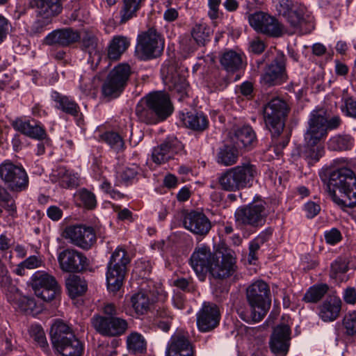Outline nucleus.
<instances>
[{"instance_id": "nucleus-1", "label": "nucleus", "mask_w": 356, "mask_h": 356, "mask_svg": "<svg viewBox=\"0 0 356 356\" xmlns=\"http://www.w3.org/2000/svg\"><path fill=\"white\" fill-rule=\"evenodd\" d=\"M327 191L332 200L341 207L356 206V175L348 168L330 170L327 181Z\"/></svg>"}, {"instance_id": "nucleus-2", "label": "nucleus", "mask_w": 356, "mask_h": 356, "mask_svg": "<svg viewBox=\"0 0 356 356\" xmlns=\"http://www.w3.org/2000/svg\"><path fill=\"white\" fill-rule=\"evenodd\" d=\"M248 308L245 311L238 310V314L244 321L259 322L266 315L271 304L270 287L266 282L259 280L251 284L246 289Z\"/></svg>"}, {"instance_id": "nucleus-3", "label": "nucleus", "mask_w": 356, "mask_h": 356, "mask_svg": "<svg viewBox=\"0 0 356 356\" xmlns=\"http://www.w3.org/2000/svg\"><path fill=\"white\" fill-rule=\"evenodd\" d=\"M257 175L256 166L243 163L226 170L218 177L221 188L226 191L235 192L252 186Z\"/></svg>"}, {"instance_id": "nucleus-4", "label": "nucleus", "mask_w": 356, "mask_h": 356, "mask_svg": "<svg viewBox=\"0 0 356 356\" xmlns=\"http://www.w3.org/2000/svg\"><path fill=\"white\" fill-rule=\"evenodd\" d=\"M164 42L154 29H149L138 35L135 55L140 60H149L161 56Z\"/></svg>"}, {"instance_id": "nucleus-5", "label": "nucleus", "mask_w": 356, "mask_h": 356, "mask_svg": "<svg viewBox=\"0 0 356 356\" xmlns=\"http://www.w3.org/2000/svg\"><path fill=\"white\" fill-rule=\"evenodd\" d=\"M0 180L12 192H21L29 186V176L20 164L6 160L0 164Z\"/></svg>"}, {"instance_id": "nucleus-6", "label": "nucleus", "mask_w": 356, "mask_h": 356, "mask_svg": "<svg viewBox=\"0 0 356 356\" xmlns=\"http://www.w3.org/2000/svg\"><path fill=\"white\" fill-rule=\"evenodd\" d=\"M265 203L254 201L248 205L238 207L234 213L235 222L240 227H258L263 226L266 220Z\"/></svg>"}, {"instance_id": "nucleus-7", "label": "nucleus", "mask_w": 356, "mask_h": 356, "mask_svg": "<svg viewBox=\"0 0 356 356\" xmlns=\"http://www.w3.org/2000/svg\"><path fill=\"white\" fill-rule=\"evenodd\" d=\"M289 111L286 102L280 98H274L264 106L265 123L273 136H279L282 132Z\"/></svg>"}, {"instance_id": "nucleus-8", "label": "nucleus", "mask_w": 356, "mask_h": 356, "mask_svg": "<svg viewBox=\"0 0 356 356\" xmlns=\"http://www.w3.org/2000/svg\"><path fill=\"white\" fill-rule=\"evenodd\" d=\"M131 74L129 65L120 63L115 66L110 71L102 86L104 95L112 98L118 97L127 86Z\"/></svg>"}, {"instance_id": "nucleus-9", "label": "nucleus", "mask_w": 356, "mask_h": 356, "mask_svg": "<svg viewBox=\"0 0 356 356\" xmlns=\"http://www.w3.org/2000/svg\"><path fill=\"white\" fill-rule=\"evenodd\" d=\"M250 25L258 33L272 38L282 37L286 33L285 26L269 14L259 11L248 17Z\"/></svg>"}, {"instance_id": "nucleus-10", "label": "nucleus", "mask_w": 356, "mask_h": 356, "mask_svg": "<svg viewBox=\"0 0 356 356\" xmlns=\"http://www.w3.org/2000/svg\"><path fill=\"white\" fill-rule=\"evenodd\" d=\"M220 259L215 255L209 273L214 279L225 280L235 275L238 267L234 252L227 248H222L219 252Z\"/></svg>"}, {"instance_id": "nucleus-11", "label": "nucleus", "mask_w": 356, "mask_h": 356, "mask_svg": "<svg viewBox=\"0 0 356 356\" xmlns=\"http://www.w3.org/2000/svg\"><path fill=\"white\" fill-rule=\"evenodd\" d=\"M30 284L35 296L44 301L53 300L60 291L55 277L44 271L34 273Z\"/></svg>"}, {"instance_id": "nucleus-12", "label": "nucleus", "mask_w": 356, "mask_h": 356, "mask_svg": "<svg viewBox=\"0 0 356 356\" xmlns=\"http://www.w3.org/2000/svg\"><path fill=\"white\" fill-rule=\"evenodd\" d=\"M63 236L69 242L82 250H90L96 243L97 237L94 229L83 225L67 227Z\"/></svg>"}, {"instance_id": "nucleus-13", "label": "nucleus", "mask_w": 356, "mask_h": 356, "mask_svg": "<svg viewBox=\"0 0 356 356\" xmlns=\"http://www.w3.org/2000/svg\"><path fill=\"white\" fill-rule=\"evenodd\" d=\"M57 259L60 270L65 273H79L88 266V259L84 254L72 248L60 252Z\"/></svg>"}, {"instance_id": "nucleus-14", "label": "nucleus", "mask_w": 356, "mask_h": 356, "mask_svg": "<svg viewBox=\"0 0 356 356\" xmlns=\"http://www.w3.org/2000/svg\"><path fill=\"white\" fill-rule=\"evenodd\" d=\"M94 329L104 336L115 337L122 334L127 329V322L117 316L95 315L92 317Z\"/></svg>"}, {"instance_id": "nucleus-15", "label": "nucleus", "mask_w": 356, "mask_h": 356, "mask_svg": "<svg viewBox=\"0 0 356 356\" xmlns=\"http://www.w3.org/2000/svg\"><path fill=\"white\" fill-rule=\"evenodd\" d=\"M286 58L282 52H277L276 56L268 65L261 77V82L270 86L280 84L286 80Z\"/></svg>"}, {"instance_id": "nucleus-16", "label": "nucleus", "mask_w": 356, "mask_h": 356, "mask_svg": "<svg viewBox=\"0 0 356 356\" xmlns=\"http://www.w3.org/2000/svg\"><path fill=\"white\" fill-rule=\"evenodd\" d=\"M215 254L209 247H197L190 258V264L200 281H204L213 261Z\"/></svg>"}, {"instance_id": "nucleus-17", "label": "nucleus", "mask_w": 356, "mask_h": 356, "mask_svg": "<svg viewBox=\"0 0 356 356\" xmlns=\"http://www.w3.org/2000/svg\"><path fill=\"white\" fill-rule=\"evenodd\" d=\"M184 227L199 236H205L212 227L211 222L202 212L191 211L186 212L182 220Z\"/></svg>"}, {"instance_id": "nucleus-18", "label": "nucleus", "mask_w": 356, "mask_h": 356, "mask_svg": "<svg viewBox=\"0 0 356 356\" xmlns=\"http://www.w3.org/2000/svg\"><path fill=\"white\" fill-rule=\"evenodd\" d=\"M291 341V329L288 325H277L271 334L269 346L275 356H286L289 352Z\"/></svg>"}, {"instance_id": "nucleus-19", "label": "nucleus", "mask_w": 356, "mask_h": 356, "mask_svg": "<svg viewBox=\"0 0 356 356\" xmlns=\"http://www.w3.org/2000/svg\"><path fill=\"white\" fill-rule=\"evenodd\" d=\"M325 117L323 111H313L308 120V128L305 134V143H318L327 135Z\"/></svg>"}, {"instance_id": "nucleus-20", "label": "nucleus", "mask_w": 356, "mask_h": 356, "mask_svg": "<svg viewBox=\"0 0 356 356\" xmlns=\"http://www.w3.org/2000/svg\"><path fill=\"white\" fill-rule=\"evenodd\" d=\"M220 321V311L216 305L204 302L197 314V325L200 332H207L218 326Z\"/></svg>"}, {"instance_id": "nucleus-21", "label": "nucleus", "mask_w": 356, "mask_h": 356, "mask_svg": "<svg viewBox=\"0 0 356 356\" xmlns=\"http://www.w3.org/2000/svg\"><path fill=\"white\" fill-rule=\"evenodd\" d=\"M155 112L158 113L161 120L168 118L173 111L169 95L163 91H155L147 95L143 99Z\"/></svg>"}, {"instance_id": "nucleus-22", "label": "nucleus", "mask_w": 356, "mask_h": 356, "mask_svg": "<svg viewBox=\"0 0 356 356\" xmlns=\"http://www.w3.org/2000/svg\"><path fill=\"white\" fill-rule=\"evenodd\" d=\"M183 149V145L177 138L168 139L154 147L152 152V161L159 165L165 163L174 158Z\"/></svg>"}, {"instance_id": "nucleus-23", "label": "nucleus", "mask_w": 356, "mask_h": 356, "mask_svg": "<svg viewBox=\"0 0 356 356\" xmlns=\"http://www.w3.org/2000/svg\"><path fill=\"white\" fill-rule=\"evenodd\" d=\"M193 347L187 334L183 332H177L171 337L165 356H193Z\"/></svg>"}, {"instance_id": "nucleus-24", "label": "nucleus", "mask_w": 356, "mask_h": 356, "mask_svg": "<svg viewBox=\"0 0 356 356\" xmlns=\"http://www.w3.org/2000/svg\"><path fill=\"white\" fill-rule=\"evenodd\" d=\"M81 35L77 31L71 28L56 29L49 33L44 39L43 43L47 45H58L67 47L77 42Z\"/></svg>"}, {"instance_id": "nucleus-25", "label": "nucleus", "mask_w": 356, "mask_h": 356, "mask_svg": "<svg viewBox=\"0 0 356 356\" xmlns=\"http://www.w3.org/2000/svg\"><path fill=\"white\" fill-rule=\"evenodd\" d=\"M163 79L171 90L183 93L188 87L185 76L181 75L173 63H165L161 70Z\"/></svg>"}, {"instance_id": "nucleus-26", "label": "nucleus", "mask_w": 356, "mask_h": 356, "mask_svg": "<svg viewBox=\"0 0 356 356\" xmlns=\"http://www.w3.org/2000/svg\"><path fill=\"white\" fill-rule=\"evenodd\" d=\"M50 336L52 346L55 349L73 338L75 334L66 323L56 321L51 327Z\"/></svg>"}, {"instance_id": "nucleus-27", "label": "nucleus", "mask_w": 356, "mask_h": 356, "mask_svg": "<svg viewBox=\"0 0 356 356\" xmlns=\"http://www.w3.org/2000/svg\"><path fill=\"white\" fill-rule=\"evenodd\" d=\"M232 140L239 149H250L257 143L256 134L250 126L246 125L236 129Z\"/></svg>"}, {"instance_id": "nucleus-28", "label": "nucleus", "mask_w": 356, "mask_h": 356, "mask_svg": "<svg viewBox=\"0 0 356 356\" xmlns=\"http://www.w3.org/2000/svg\"><path fill=\"white\" fill-rule=\"evenodd\" d=\"M220 63L228 73H236L243 69V55L234 50H227L221 54Z\"/></svg>"}, {"instance_id": "nucleus-29", "label": "nucleus", "mask_w": 356, "mask_h": 356, "mask_svg": "<svg viewBox=\"0 0 356 356\" xmlns=\"http://www.w3.org/2000/svg\"><path fill=\"white\" fill-rule=\"evenodd\" d=\"M52 100L56 103V108L63 113L75 118L81 115L79 104L72 98L63 95L56 91L51 95Z\"/></svg>"}, {"instance_id": "nucleus-30", "label": "nucleus", "mask_w": 356, "mask_h": 356, "mask_svg": "<svg viewBox=\"0 0 356 356\" xmlns=\"http://www.w3.org/2000/svg\"><path fill=\"white\" fill-rule=\"evenodd\" d=\"M33 2L37 9L38 17L47 20H51L62 10L60 0H33Z\"/></svg>"}, {"instance_id": "nucleus-31", "label": "nucleus", "mask_w": 356, "mask_h": 356, "mask_svg": "<svg viewBox=\"0 0 356 356\" xmlns=\"http://www.w3.org/2000/svg\"><path fill=\"white\" fill-rule=\"evenodd\" d=\"M341 308V299L336 296L330 297L321 305L319 316L323 321H333L339 316Z\"/></svg>"}, {"instance_id": "nucleus-32", "label": "nucleus", "mask_w": 356, "mask_h": 356, "mask_svg": "<svg viewBox=\"0 0 356 356\" xmlns=\"http://www.w3.org/2000/svg\"><path fill=\"white\" fill-rule=\"evenodd\" d=\"M51 181L58 183L63 188H74L79 184V178L63 167L54 170L51 176Z\"/></svg>"}, {"instance_id": "nucleus-33", "label": "nucleus", "mask_w": 356, "mask_h": 356, "mask_svg": "<svg viewBox=\"0 0 356 356\" xmlns=\"http://www.w3.org/2000/svg\"><path fill=\"white\" fill-rule=\"evenodd\" d=\"M127 270L108 264L106 271L108 289L113 292L118 291L122 285Z\"/></svg>"}, {"instance_id": "nucleus-34", "label": "nucleus", "mask_w": 356, "mask_h": 356, "mask_svg": "<svg viewBox=\"0 0 356 356\" xmlns=\"http://www.w3.org/2000/svg\"><path fill=\"white\" fill-rule=\"evenodd\" d=\"M79 40H81V49L89 55V60L92 62L95 56L99 59V42L95 34L85 32Z\"/></svg>"}, {"instance_id": "nucleus-35", "label": "nucleus", "mask_w": 356, "mask_h": 356, "mask_svg": "<svg viewBox=\"0 0 356 356\" xmlns=\"http://www.w3.org/2000/svg\"><path fill=\"white\" fill-rule=\"evenodd\" d=\"M65 286L72 298L83 295L88 289L86 281L79 275H70L65 280Z\"/></svg>"}, {"instance_id": "nucleus-36", "label": "nucleus", "mask_w": 356, "mask_h": 356, "mask_svg": "<svg viewBox=\"0 0 356 356\" xmlns=\"http://www.w3.org/2000/svg\"><path fill=\"white\" fill-rule=\"evenodd\" d=\"M182 121L186 127L197 131L205 130L209 124L207 117L202 113H187Z\"/></svg>"}, {"instance_id": "nucleus-37", "label": "nucleus", "mask_w": 356, "mask_h": 356, "mask_svg": "<svg viewBox=\"0 0 356 356\" xmlns=\"http://www.w3.org/2000/svg\"><path fill=\"white\" fill-rule=\"evenodd\" d=\"M130 44L127 38L124 36L114 37L108 49V57L110 60H116L126 51Z\"/></svg>"}, {"instance_id": "nucleus-38", "label": "nucleus", "mask_w": 356, "mask_h": 356, "mask_svg": "<svg viewBox=\"0 0 356 356\" xmlns=\"http://www.w3.org/2000/svg\"><path fill=\"white\" fill-rule=\"evenodd\" d=\"M136 114L140 122L147 124H154L162 121L158 113L145 102L144 104L140 103L136 106Z\"/></svg>"}, {"instance_id": "nucleus-39", "label": "nucleus", "mask_w": 356, "mask_h": 356, "mask_svg": "<svg viewBox=\"0 0 356 356\" xmlns=\"http://www.w3.org/2000/svg\"><path fill=\"white\" fill-rule=\"evenodd\" d=\"M173 316L164 306L159 307L156 310L153 324L163 332H168L172 324Z\"/></svg>"}, {"instance_id": "nucleus-40", "label": "nucleus", "mask_w": 356, "mask_h": 356, "mask_svg": "<svg viewBox=\"0 0 356 356\" xmlns=\"http://www.w3.org/2000/svg\"><path fill=\"white\" fill-rule=\"evenodd\" d=\"M62 356H81L83 346L79 339L74 336L73 338L55 348Z\"/></svg>"}, {"instance_id": "nucleus-41", "label": "nucleus", "mask_w": 356, "mask_h": 356, "mask_svg": "<svg viewBox=\"0 0 356 356\" xmlns=\"http://www.w3.org/2000/svg\"><path fill=\"white\" fill-rule=\"evenodd\" d=\"M145 0H123V6L120 11V23L124 24L136 15Z\"/></svg>"}, {"instance_id": "nucleus-42", "label": "nucleus", "mask_w": 356, "mask_h": 356, "mask_svg": "<svg viewBox=\"0 0 356 356\" xmlns=\"http://www.w3.org/2000/svg\"><path fill=\"white\" fill-rule=\"evenodd\" d=\"M323 154V147L319 143L316 144H309V143H306L304 149L300 154V156L305 159L310 165L317 162Z\"/></svg>"}, {"instance_id": "nucleus-43", "label": "nucleus", "mask_w": 356, "mask_h": 356, "mask_svg": "<svg viewBox=\"0 0 356 356\" xmlns=\"http://www.w3.org/2000/svg\"><path fill=\"white\" fill-rule=\"evenodd\" d=\"M238 151L236 148L225 145L220 148L217 156V161L225 166L232 165L236 163Z\"/></svg>"}, {"instance_id": "nucleus-44", "label": "nucleus", "mask_w": 356, "mask_h": 356, "mask_svg": "<svg viewBox=\"0 0 356 356\" xmlns=\"http://www.w3.org/2000/svg\"><path fill=\"white\" fill-rule=\"evenodd\" d=\"M127 346L129 352L134 354L142 353L146 349L144 337L138 333H131L127 337Z\"/></svg>"}, {"instance_id": "nucleus-45", "label": "nucleus", "mask_w": 356, "mask_h": 356, "mask_svg": "<svg viewBox=\"0 0 356 356\" xmlns=\"http://www.w3.org/2000/svg\"><path fill=\"white\" fill-rule=\"evenodd\" d=\"M353 140L349 135L335 136L328 142V148L334 151H341L350 149L353 145Z\"/></svg>"}, {"instance_id": "nucleus-46", "label": "nucleus", "mask_w": 356, "mask_h": 356, "mask_svg": "<svg viewBox=\"0 0 356 356\" xmlns=\"http://www.w3.org/2000/svg\"><path fill=\"white\" fill-rule=\"evenodd\" d=\"M29 334L31 337L33 338L45 353L50 352L44 332L40 325H31L29 328Z\"/></svg>"}, {"instance_id": "nucleus-47", "label": "nucleus", "mask_w": 356, "mask_h": 356, "mask_svg": "<svg viewBox=\"0 0 356 356\" xmlns=\"http://www.w3.org/2000/svg\"><path fill=\"white\" fill-rule=\"evenodd\" d=\"M131 302L138 314H143L149 309L150 305L148 296L143 292L134 294L131 298Z\"/></svg>"}, {"instance_id": "nucleus-48", "label": "nucleus", "mask_w": 356, "mask_h": 356, "mask_svg": "<svg viewBox=\"0 0 356 356\" xmlns=\"http://www.w3.org/2000/svg\"><path fill=\"white\" fill-rule=\"evenodd\" d=\"M43 265V261L40 257L32 255L26 258L24 261L19 263L15 271L18 275H24L25 269H34L41 267Z\"/></svg>"}, {"instance_id": "nucleus-49", "label": "nucleus", "mask_w": 356, "mask_h": 356, "mask_svg": "<svg viewBox=\"0 0 356 356\" xmlns=\"http://www.w3.org/2000/svg\"><path fill=\"white\" fill-rule=\"evenodd\" d=\"M305 8L298 6L291 9L286 15H282L293 29H298L304 20Z\"/></svg>"}, {"instance_id": "nucleus-50", "label": "nucleus", "mask_w": 356, "mask_h": 356, "mask_svg": "<svg viewBox=\"0 0 356 356\" xmlns=\"http://www.w3.org/2000/svg\"><path fill=\"white\" fill-rule=\"evenodd\" d=\"M328 287L326 284L316 285L310 287L303 297L306 302H316L327 293Z\"/></svg>"}, {"instance_id": "nucleus-51", "label": "nucleus", "mask_w": 356, "mask_h": 356, "mask_svg": "<svg viewBox=\"0 0 356 356\" xmlns=\"http://www.w3.org/2000/svg\"><path fill=\"white\" fill-rule=\"evenodd\" d=\"M101 140L107 143L115 151L122 150L124 147V140L116 132L107 131L100 136Z\"/></svg>"}, {"instance_id": "nucleus-52", "label": "nucleus", "mask_w": 356, "mask_h": 356, "mask_svg": "<svg viewBox=\"0 0 356 356\" xmlns=\"http://www.w3.org/2000/svg\"><path fill=\"white\" fill-rule=\"evenodd\" d=\"M129 263V258L126 251L118 248L112 254L108 264L127 270V265Z\"/></svg>"}, {"instance_id": "nucleus-53", "label": "nucleus", "mask_w": 356, "mask_h": 356, "mask_svg": "<svg viewBox=\"0 0 356 356\" xmlns=\"http://www.w3.org/2000/svg\"><path fill=\"white\" fill-rule=\"evenodd\" d=\"M191 35L199 45H204L209 41L210 29L203 24H195L192 29Z\"/></svg>"}, {"instance_id": "nucleus-54", "label": "nucleus", "mask_w": 356, "mask_h": 356, "mask_svg": "<svg viewBox=\"0 0 356 356\" xmlns=\"http://www.w3.org/2000/svg\"><path fill=\"white\" fill-rule=\"evenodd\" d=\"M343 326L346 334L348 336L356 334V312H349L343 318Z\"/></svg>"}, {"instance_id": "nucleus-55", "label": "nucleus", "mask_w": 356, "mask_h": 356, "mask_svg": "<svg viewBox=\"0 0 356 356\" xmlns=\"http://www.w3.org/2000/svg\"><path fill=\"white\" fill-rule=\"evenodd\" d=\"M77 195L84 207L86 208L92 209L96 207V197L95 194L90 191L86 188H82L78 191Z\"/></svg>"}, {"instance_id": "nucleus-56", "label": "nucleus", "mask_w": 356, "mask_h": 356, "mask_svg": "<svg viewBox=\"0 0 356 356\" xmlns=\"http://www.w3.org/2000/svg\"><path fill=\"white\" fill-rule=\"evenodd\" d=\"M348 261L346 258L338 257L331 264L330 276L336 278L339 275L343 274L348 271Z\"/></svg>"}, {"instance_id": "nucleus-57", "label": "nucleus", "mask_w": 356, "mask_h": 356, "mask_svg": "<svg viewBox=\"0 0 356 356\" xmlns=\"http://www.w3.org/2000/svg\"><path fill=\"white\" fill-rule=\"evenodd\" d=\"M35 306L36 303L33 298L22 296L15 307L24 312L31 313L34 310Z\"/></svg>"}, {"instance_id": "nucleus-58", "label": "nucleus", "mask_w": 356, "mask_h": 356, "mask_svg": "<svg viewBox=\"0 0 356 356\" xmlns=\"http://www.w3.org/2000/svg\"><path fill=\"white\" fill-rule=\"evenodd\" d=\"M341 111L347 116L356 119V99L348 97L341 107Z\"/></svg>"}, {"instance_id": "nucleus-59", "label": "nucleus", "mask_w": 356, "mask_h": 356, "mask_svg": "<svg viewBox=\"0 0 356 356\" xmlns=\"http://www.w3.org/2000/svg\"><path fill=\"white\" fill-rule=\"evenodd\" d=\"M28 133L26 136L37 140L44 139L47 136L45 129L42 127L40 124L30 122Z\"/></svg>"}, {"instance_id": "nucleus-60", "label": "nucleus", "mask_w": 356, "mask_h": 356, "mask_svg": "<svg viewBox=\"0 0 356 356\" xmlns=\"http://www.w3.org/2000/svg\"><path fill=\"white\" fill-rule=\"evenodd\" d=\"M7 300L14 307L22 298V293L15 285L10 286L7 289L4 290Z\"/></svg>"}, {"instance_id": "nucleus-61", "label": "nucleus", "mask_w": 356, "mask_h": 356, "mask_svg": "<svg viewBox=\"0 0 356 356\" xmlns=\"http://www.w3.org/2000/svg\"><path fill=\"white\" fill-rule=\"evenodd\" d=\"M12 280L8 275V271L6 266L2 263L0 259V286L4 290L7 289L10 286H13Z\"/></svg>"}, {"instance_id": "nucleus-62", "label": "nucleus", "mask_w": 356, "mask_h": 356, "mask_svg": "<svg viewBox=\"0 0 356 356\" xmlns=\"http://www.w3.org/2000/svg\"><path fill=\"white\" fill-rule=\"evenodd\" d=\"M294 8L291 0H275V9L279 15H286Z\"/></svg>"}, {"instance_id": "nucleus-63", "label": "nucleus", "mask_w": 356, "mask_h": 356, "mask_svg": "<svg viewBox=\"0 0 356 356\" xmlns=\"http://www.w3.org/2000/svg\"><path fill=\"white\" fill-rule=\"evenodd\" d=\"M174 285L178 289L186 292H193L195 290V285L192 279H186L184 277L177 278L174 281Z\"/></svg>"}, {"instance_id": "nucleus-64", "label": "nucleus", "mask_w": 356, "mask_h": 356, "mask_svg": "<svg viewBox=\"0 0 356 356\" xmlns=\"http://www.w3.org/2000/svg\"><path fill=\"white\" fill-rule=\"evenodd\" d=\"M341 234L337 228H332L325 232V239L327 243L334 245L341 240Z\"/></svg>"}]
</instances>
